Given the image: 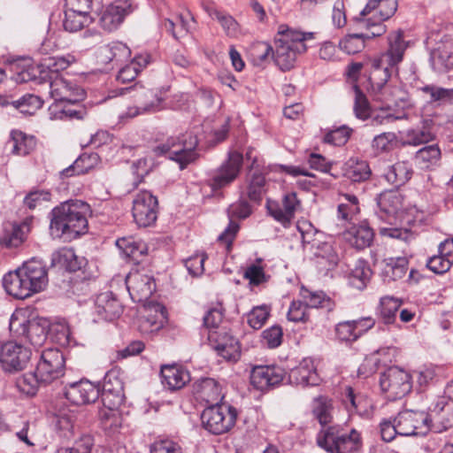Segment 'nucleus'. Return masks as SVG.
<instances>
[{
	"label": "nucleus",
	"instance_id": "f257e3e1",
	"mask_svg": "<svg viewBox=\"0 0 453 453\" xmlns=\"http://www.w3.org/2000/svg\"><path fill=\"white\" fill-rule=\"evenodd\" d=\"M90 205L83 200H65L50 212V231L53 238L70 242L88 231Z\"/></svg>",
	"mask_w": 453,
	"mask_h": 453
},
{
	"label": "nucleus",
	"instance_id": "f03ea898",
	"mask_svg": "<svg viewBox=\"0 0 453 453\" xmlns=\"http://www.w3.org/2000/svg\"><path fill=\"white\" fill-rule=\"evenodd\" d=\"M48 283V273L41 260L31 259L14 272L5 274L3 286L5 291L18 299H25L42 291Z\"/></svg>",
	"mask_w": 453,
	"mask_h": 453
},
{
	"label": "nucleus",
	"instance_id": "7ed1b4c3",
	"mask_svg": "<svg viewBox=\"0 0 453 453\" xmlns=\"http://www.w3.org/2000/svg\"><path fill=\"white\" fill-rule=\"evenodd\" d=\"M311 37V33L303 34L290 29L280 30L275 39V50L272 55L276 65L282 71L293 68L297 56L307 49L304 42Z\"/></svg>",
	"mask_w": 453,
	"mask_h": 453
},
{
	"label": "nucleus",
	"instance_id": "20e7f679",
	"mask_svg": "<svg viewBox=\"0 0 453 453\" xmlns=\"http://www.w3.org/2000/svg\"><path fill=\"white\" fill-rule=\"evenodd\" d=\"M197 145L196 136L191 133H186L179 136L168 137L165 142L155 146L153 152L156 156L165 157L178 163L180 168L183 170L196 159V149Z\"/></svg>",
	"mask_w": 453,
	"mask_h": 453
},
{
	"label": "nucleus",
	"instance_id": "39448f33",
	"mask_svg": "<svg viewBox=\"0 0 453 453\" xmlns=\"http://www.w3.org/2000/svg\"><path fill=\"white\" fill-rule=\"evenodd\" d=\"M388 48L377 58L371 61L372 68H374V74H382L385 78L386 71L398 73V65L403 62L407 48L410 46V41L404 39V33L398 29L388 34L387 37Z\"/></svg>",
	"mask_w": 453,
	"mask_h": 453
},
{
	"label": "nucleus",
	"instance_id": "423d86ee",
	"mask_svg": "<svg viewBox=\"0 0 453 453\" xmlns=\"http://www.w3.org/2000/svg\"><path fill=\"white\" fill-rule=\"evenodd\" d=\"M317 442L330 453H357L362 446L360 434L355 429L346 434L340 426H331L321 430Z\"/></svg>",
	"mask_w": 453,
	"mask_h": 453
},
{
	"label": "nucleus",
	"instance_id": "0eeeda50",
	"mask_svg": "<svg viewBox=\"0 0 453 453\" xmlns=\"http://www.w3.org/2000/svg\"><path fill=\"white\" fill-rule=\"evenodd\" d=\"M132 93L134 105L129 106L127 116L134 118L141 114L154 113L164 109L165 92L161 88H149L134 84L127 88Z\"/></svg>",
	"mask_w": 453,
	"mask_h": 453
},
{
	"label": "nucleus",
	"instance_id": "6e6552de",
	"mask_svg": "<svg viewBox=\"0 0 453 453\" xmlns=\"http://www.w3.org/2000/svg\"><path fill=\"white\" fill-rule=\"evenodd\" d=\"M237 411L227 404H214L206 408L201 416L203 426L213 434L228 432L235 424Z\"/></svg>",
	"mask_w": 453,
	"mask_h": 453
},
{
	"label": "nucleus",
	"instance_id": "1a4fd4ad",
	"mask_svg": "<svg viewBox=\"0 0 453 453\" xmlns=\"http://www.w3.org/2000/svg\"><path fill=\"white\" fill-rule=\"evenodd\" d=\"M411 375L404 370L391 366L380 374V386L389 400L406 395L411 389Z\"/></svg>",
	"mask_w": 453,
	"mask_h": 453
},
{
	"label": "nucleus",
	"instance_id": "9d476101",
	"mask_svg": "<svg viewBox=\"0 0 453 453\" xmlns=\"http://www.w3.org/2000/svg\"><path fill=\"white\" fill-rule=\"evenodd\" d=\"M44 90L55 100L54 104L77 103L83 99L84 91L75 83L62 76L37 81Z\"/></svg>",
	"mask_w": 453,
	"mask_h": 453
},
{
	"label": "nucleus",
	"instance_id": "9b49d317",
	"mask_svg": "<svg viewBox=\"0 0 453 453\" xmlns=\"http://www.w3.org/2000/svg\"><path fill=\"white\" fill-rule=\"evenodd\" d=\"M377 204L378 216L391 225L397 222L411 225L416 220H422V218H418L420 211L417 208L403 209L402 200H378Z\"/></svg>",
	"mask_w": 453,
	"mask_h": 453
},
{
	"label": "nucleus",
	"instance_id": "f8f14e48",
	"mask_svg": "<svg viewBox=\"0 0 453 453\" xmlns=\"http://www.w3.org/2000/svg\"><path fill=\"white\" fill-rule=\"evenodd\" d=\"M65 357L58 349H47L41 354L37 364V374L44 384H50L64 374Z\"/></svg>",
	"mask_w": 453,
	"mask_h": 453
},
{
	"label": "nucleus",
	"instance_id": "ddd939ff",
	"mask_svg": "<svg viewBox=\"0 0 453 453\" xmlns=\"http://www.w3.org/2000/svg\"><path fill=\"white\" fill-rule=\"evenodd\" d=\"M427 421L430 431L441 433L453 426V399L446 396H440L435 403H432L428 411Z\"/></svg>",
	"mask_w": 453,
	"mask_h": 453
},
{
	"label": "nucleus",
	"instance_id": "4468645a",
	"mask_svg": "<svg viewBox=\"0 0 453 453\" xmlns=\"http://www.w3.org/2000/svg\"><path fill=\"white\" fill-rule=\"evenodd\" d=\"M70 63L63 57H49L42 60L40 65L30 71H24L19 74L22 82L30 81H41L60 76L58 73L66 69Z\"/></svg>",
	"mask_w": 453,
	"mask_h": 453
},
{
	"label": "nucleus",
	"instance_id": "2eb2a0df",
	"mask_svg": "<svg viewBox=\"0 0 453 453\" xmlns=\"http://www.w3.org/2000/svg\"><path fill=\"white\" fill-rule=\"evenodd\" d=\"M395 418L401 436L425 435L430 431L427 415L423 411L404 410Z\"/></svg>",
	"mask_w": 453,
	"mask_h": 453
},
{
	"label": "nucleus",
	"instance_id": "dca6fc26",
	"mask_svg": "<svg viewBox=\"0 0 453 453\" xmlns=\"http://www.w3.org/2000/svg\"><path fill=\"white\" fill-rule=\"evenodd\" d=\"M31 357V350L20 343L8 342L0 349V363L4 370L17 372L23 370Z\"/></svg>",
	"mask_w": 453,
	"mask_h": 453
},
{
	"label": "nucleus",
	"instance_id": "f3484780",
	"mask_svg": "<svg viewBox=\"0 0 453 453\" xmlns=\"http://www.w3.org/2000/svg\"><path fill=\"white\" fill-rule=\"evenodd\" d=\"M242 161V153L229 152L227 159L219 167L211 180V189L216 191L233 182L241 171Z\"/></svg>",
	"mask_w": 453,
	"mask_h": 453
},
{
	"label": "nucleus",
	"instance_id": "a211bd4d",
	"mask_svg": "<svg viewBox=\"0 0 453 453\" xmlns=\"http://www.w3.org/2000/svg\"><path fill=\"white\" fill-rule=\"evenodd\" d=\"M101 399L104 407L110 409L119 408L124 401V387L122 380L119 378V372L109 371L104 378L101 393Z\"/></svg>",
	"mask_w": 453,
	"mask_h": 453
},
{
	"label": "nucleus",
	"instance_id": "6ab92c4d",
	"mask_svg": "<svg viewBox=\"0 0 453 453\" xmlns=\"http://www.w3.org/2000/svg\"><path fill=\"white\" fill-rule=\"evenodd\" d=\"M133 12L128 0H118L107 5L100 13L99 24L106 31L111 32L119 27L125 17Z\"/></svg>",
	"mask_w": 453,
	"mask_h": 453
},
{
	"label": "nucleus",
	"instance_id": "aec40b11",
	"mask_svg": "<svg viewBox=\"0 0 453 453\" xmlns=\"http://www.w3.org/2000/svg\"><path fill=\"white\" fill-rule=\"evenodd\" d=\"M99 395V388L87 380L73 382L65 388V398L75 405L94 403Z\"/></svg>",
	"mask_w": 453,
	"mask_h": 453
},
{
	"label": "nucleus",
	"instance_id": "412c9836",
	"mask_svg": "<svg viewBox=\"0 0 453 453\" xmlns=\"http://www.w3.org/2000/svg\"><path fill=\"white\" fill-rule=\"evenodd\" d=\"M285 377V371L276 365H260L253 368L250 374V382L261 391L268 390L281 383Z\"/></svg>",
	"mask_w": 453,
	"mask_h": 453
},
{
	"label": "nucleus",
	"instance_id": "4be33fe9",
	"mask_svg": "<svg viewBox=\"0 0 453 453\" xmlns=\"http://www.w3.org/2000/svg\"><path fill=\"white\" fill-rule=\"evenodd\" d=\"M251 213V209L247 200H238L229 205L227 214L230 222L227 227L218 237V241L226 244L230 249L236 234L239 231V225L233 220L234 218L245 219Z\"/></svg>",
	"mask_w": 453,
	"mask_h": 453
},
{
	"label": "nucleus",
	"instance_id": "5701e85b",
	"mask_svg": "<svg viewBox=\"0 0 453 453\" xmlns=\"http://www.w3.org/2000/svg\"><path fill=\"white\" fill-rule=\"evenodd\" d=\"M393 73H395V72L385 70V74H387L388 77L385 78L382 74H378L377 77L374 74V68H372L369 78L372 91L374 92L373 99L384 104L386 108H389L392 104H396L398 99V88L388 84Z\"/></svg>",
	"mask_w": 453,
	"mask_h": 453
},
{
	"label": "nucleus",
	"instance_id": "b1692460",
	"mask_svg": "<svg viewBox=\"0 0 453 453\" xmlns=\"http://www.w3.org/2000/svg\"><path fill=\"white\" fill-rule=\"evenodd\" d=\"M127 290L134 300H147L156 289L154 279L139 272L130 273L126 279Z\"/></svg>",
	"mask_w": 453,
	"mask_h": 453
},
{
	"label": "nucleus",
	"instance_id": "393cba45",
	"mask_svg": "<svg viewBox=\"0 0 453 453\" xmlns=\"http://www.w3.org/2000/svg\"><path fill=\"white\" fill-rule=\"evenodd\" d=\"M430 64L437 73L453 69V38L444 36L430 53Z\"/></svg>",
	"mask_w": 453,
	"mask_h": 453
},
{
	"label": "nucleus",
	"instance_id": "a878e982",
	"mask_svg": "<svg viewBox=\"0 0 453 453\" xmlns=\"http://www.w3.org/2000/svg\"><path fill=\"white\" fill-rule=\"evenodd\" d=\"M209 339L213 342V349L224 359L228 361H237L241 356V347L239 342L233 335L217 332L211 333Z\"/></svg>",
	"mask_w": 453,
	"mask_h": 453
},
{
	"label": "nucleus",
	"instance_id": "bb28decb",
	"mask_svg": "<svg viewBox=\"0 0 453 453\" xmlns=\"http://www.w3.org/2000/svg\"><path fill=\"white\" fill-rule=\"evenodd\" d=\"M300 200H267L268 213L284 227L289 226Z\"/></svg>",
	"mask_w": 453,
	"mask_h": 453
},
{
	"label": "nucleus",
	"instance_id": "cd10ccee",
	"mask_svg": "<svg viewBox=\"0 0 453 453\" xmlns=\"http://www.w3.org/2000/svg\"><path fill=\"white\" fill-rule=\"evenodd\" d=\"M122 306L112 292L99 294L95 300V313L100 319L113 320L120 316Z\"/></svg>",
	"mask_w": 453,
	"mask_h": 453
},
{
	"label": "nucleus",
	"instance_id": "c85d7f7f",
	"mask_svg": "<svg viewBox=\"0 0 453 453\" xmlns=\"http://www.w3.org/2000/svg\"><path fill=\"white\" fill-rule=\"evenodd\" d=\"M162 384L169 390H179L190 380L188 370L177 365H165L160 370Z\"/></svg>",
	"mask_w": 453,
	"mask_h": 453
},
{
	"label": "nucleus",
	"instance_id": "c756f323",
	"mask_svg": "<svg viewBox=\"0 0 453 453\" xmlns=\"http://www.w3.org/2000/svg\"><path fill=\"white\" fill-rule=\"evenodd\" d=\"M289 379L296 385L316 386L319 383V377L317 373L314 363L310 358H304L298 366L292 369Z\"/></svg>",
	"mask_w": 453,
	"mask_h": 453
},
{
	"label": "nucleus",
	"instance_id": "7c9ffc66",
	"mask_svg": "<svg viewBox=\"0 0 453 453\" xmlns=\"http://www.w3.org/2000/svg\"><path fill=\"white\" fill-rule=\"evenodd\" d=\"M29 231L30 226L27 222L6 223L0 234V244L7 248H17L25 242Z\"/></svg>",
	"mask_w": 453,
	"mask_h": 453
},
{
	"label": "nucleus",
	"instance_id": "2f4dec72",
	"mask_svg": "<svg viewBox=\"0 0 453 453\" xmlns=\"http://www.w3.org/2000/svg\"><path fill=\"white\" fill-rule=\"evenodd\" d=\"M158 200H134L133 217L139 226L152 225L157 218Z\"/></svg>",
	"mask_w": 453,
	"mask_h": 453
},
{
	"label": "nucleus",
	"instance_id": "473e14b6",
	"mask_svg": "<svg viewBox=\"0 0 453 453\" xmlns=\"http://www.w3.org/2000/svg\"><path fill=\"white\" fill-rule=\"evenodd\" d=\"M131 56L130 49L120 42H113L100 48L98 59L102 64L118 65Z\"/></svg>",
	"mask_w": 453,
	"mask_h": 453
},
{
	"label": "nucleus",
	"instance_id": "72a5a7b5",
	"mask_svg": "<svg viewBox=\"0 0 453 453\" xmlns=\"http://www.w3.org/2000/svg\"><path fill=\"white\" fill-rule=\"evenodd\" d=\"M195 391L199 399L211 405L219 404L223 398L220 385L212 378L198 380L195 385Z\"/></svg>",
	"mask_w": 453,
	"mask_h": 453
},
{
	"label": "nucleus",
	"instance_id": "f704fd0d",
	"mask_svg": "<svg viewBox=\"0 0 453 453\" xmlns=\"http://www.w3.org/2000/svg\"><path fill=\"white\" fill-rule=\"evenodd\" d=\"M397 6V0H368L360 16L366 17L375 12L374 18L385 21L395 13Z\"/></svg>",
	"mask_w": 453,
	"mask_h": 453
},
{
	"label": "nucleus",
	"instance_id": "c9c22d12",
	"mask_svg": "<svg viewBox=\"0 0 453 453\" xmlns=\"http://www.w3.org/2000/svg\"><path fill=\"white\" fill-rule=\"evenodd\" d=\"M36 142L34 136L27 135L25 133L13 130L11 137L6 143V148L16 156H27L35 148Z\"/></svg>",
	"mask_w": 453,
	"mask_h": 453
},
{
	"label": "nucleus",
	"instance_id": "e433bc0d",
	"mask_svg": "<svg viewBox=\"0 0 453 453\" xmlns=\"http://www.w3.org/2000/svg\"><path fill=\"white\" fill-rule=\"evenodd\" d=\"M373 236L372 229L365 224L355 225L344 233L345 240L358 250L369 247Z\"/></svg>",
	"mask_w": 453,
	"mask_h": 453
},
{
	"label": "nucleus",
	"instance_id": "4c0bfd02",
	"mask_svg": "<svg viewBox=\"0 0 453 453\" xmlns=\"http://www.w3.org/2000/svg\"><path fill=\"white\" fill-rule=\"evenodd\" d=\"M412 174V170L409 164L404 161L396 162L393 165H389L383 174V178L394 188L389 190L392 193L395 189L408 181Z\"/></svg>",
	"mask_w": 453,
	"mask_h": 453
},
{
	"label": "nucleus",
	"instance_id": "58836bf2",
	"mask_svg": "<svg viewBox=\"0 0 453 453\" xmlns=\"http://www.w3.org/2000/svg\"><path fill=\"white\" fill-rule=\"evenodd\" d=\"M63 27L65 31L75 33L88 26L92 21L89 12L65 7Z\"/></svg>",
	"mask_w": 453,
	"mask_h": 453
},
{
	"label": "nucleus",
	"instance_id": "ea45409f",
	"mask_svg": "<svg viewBox=\"0 0 453 453\" xmlns=\"http://www.w3.org/2000/svg\"><path fill=\"white\" fill-rule=\"evenodd\" d=\"M49 111L51 119H82L87 115L85 107L75 103L53 104Z\"/></svg>",
	"mask_w": 453,
	"mask_h": 453
},
{
	"label": "nucleus",
	"instance_id": "a19ab883",
	"mask_svg": "<svg viewBox=\"0 0 453 453\" xmlns=\"http://www.w3.org/2000/svg\"><path fill=\"white\" fill-rule=\"evenodd\" d=\"M203 8L210 17L219 22L227 36L236 37L238 35L240 32L239 24L233 16L218 10L212 4H203Z\"/></svg>",
	"mask_w": 453,
	"mask_h": 453
},
{
	"label": "nucleus",
	"instance_id": "79ce46f5",
	"mask_svg": "<svg viewBox=\"0 0 453 453\" xmlns=\"http://www.w3.org/2000/svg\"><path fill=\"white\" fill-rule=\"evenodd\" d=\"M52 264L65 268L70 272H76L80 270L83 264L84 259L76 256L73 249L62 248L52 254Z\"/></svg>",
	"mask_w": 453,
	"mask_h": 453
},
{
	"label": "nucleus",
	"instance_id": "37998d69",
	"mask_svg": "<svg viewBox=\"0 0 453 453\" xmlns=\"http://www.w3.org/2000/svg\"><path fill=\"white\" fill-rule=\"evenodd\" d=\"M344 175L354 182L366 180L372 172L368 163L357 157L349 158L343 167Z\"/></svg>",
	"mask_w": 453,
	"mask_h": 453
},
{
	"label": "nucleus",
	"instance_id": "c03bdc74",
	"mask_svg": "<svg viewBox=\"0 0 453 453\" xmlns=\"http://www.w3.org/2000/svg\"><path fill=\"white\" fill-rule=\"evenodd\" d=\"M47 332L48 321L43 318H34L30 319L24 339L35 347H38L45 342Z\"/></svg>",
	"mask_w": 453,
	"mask_h": 453
},
{
	"label": "nucleus",
	"instance_id": "a18cd8bd",
	"mask_svg": "<svg viewBox=\"0 0 453 453\" xmlns=\"http://www.w3.org/2000/svg\"><path fill=\"white\" fill-rule=\"evenodd\" d=\"M99 162L96 153H83L69 167L64 169L61 174L69 177L73 174H84L93 169Z\"/></svg>",
	"mask_w": 453,
	"mask_h": 453
},
{
	"label": "nucleus",
	"instance_id": "49530a36",
	"mask_svg": "<svg viewBox=\"0 0 453 453\" xmlns=\"http://www.w3.org/2000/svg\"><path fill=\"white\" fill-rule=\"evenodd\" d=\"M417 90L427 96L430 104L453 103V88H446L434 84H426L417 88Z\"/></svg>",
	"mask_w": 453,
	"mask_h": 453
},
{
	"label": "nucleus",
	"instance_id": "de8ad7c7",
	"mask_svg": "<svg viewBox=\"0 0 453 453\" xmlns=\"http://www.w3.org/2000/svg\"><path fill=\"white\" fill-rule=\"evenodd\" d=\"M384 263L382 273L388 280H397L405 276L409 264L405 256L388 257L384 259Z\"/></svg>",
	"mask_w": 453,
	"mask_h": 453
},
{
	"label": "nucleus",
	"instance_id": "09e8293b",
	"mask_svg": "<svg viewBox=\"0 0 453 453\" xmlns=\"http://www.w3.org/2000/svg\"><path fill=\"white\" fill-rule=\"evenodd\" d=\"M116 245L122 250L127 257H129L134 262H139L140 258L145 255L147 250L143 242L136 241L133 237L118 239Z\"/></svg>",
	"mask_w": 453,
	"mask_h": 453
},
{
	"label": "nucleus",
	"instance_id": "8fccbe9b",
	"mask_svg": "<svg viewBox=\"0 0 453 453\" xmlns=\"http://www.w3.org/2000/svg\"><path fill=\"white\" fill-rule=\"evenodd\" d=\"M372 276V270L365 260H358L349 275V284L358 290L365 288Z\"/></svg>",
	"mask_w": 453,
	"mask_h": 453
},
{
	"label": "nucleus",
	"instance_id": "3c124183",
	"mask_svg": "<svg viewBox=\"0 0 453 453\" xmlns=\"http://www.w3.org/2000/svg\"><path fill=\"white\" fill-rule=\"evenodd\" d=\"M434 134L431 128L424 125L415 128L408 129L404 134L403 145L418 146L433 141Z\"/></svg>",
	"mask_w": 453,
	"mask_h": 453
},
{
	"label": "nucleus",
	"instance_id": "603ef678",
	"mask_svg": "<svg viewBox=\"0 0 453 453\" xmlns=\"http://www.w3.org/2000/svg\"><path fill=\"white\" fill-rule=\"evenodd\" d=\"M29 311L25 309L16 310L10 319L9 329L13 337L24 338L29 326Z\"/></svg>",
	"mask_w": 453,
	"mask_h": 453
},
{
	"label": "nucleus",
	"instance_id": "864d4df0",
	"mask_svg": "<svg viewBox=\"0 0 453 453\" xmlns=\"http://www.w3.org/2000/svg\"><path fill=\"white\" fill-rule=\"evenodd\" d=\"M11 104L22 114L30 116L35 114L42 106L43 100L40 96L26 94Z\"/></svg>",
	"mask_w": 453,
	"mask_h": 453
},
{
	"label": "nucleus",
	"instance_id": "5fc2aeb1",
	"mask_svg": "<svg viewBox=\"0 0 453 453\" xmlns=\"http://www.w3.org/2000/svg\"><path fill=\"white\" fill-rule=\"evenodd\" d=\"M354 105L353 111L357 119L366 120L372 116V108L366 96L357 86H353Z\"/></svg>",
	"mask_w": 453,
	"mask_h": 453
},
{
	"label": "nucleus",
	"instance_id": "6e6d98bb",
	"mask_svg": "<svg viewBox=\"0 0 453 453\" xmlns=\"http://www.w3.org/2000/svg\"><path fill=\"white\" fill-rule=\"evenodd\" d=\"M332 403L325 396L319 395L313 400L312 412L321 426H326L332 421Z\"/></svg>",
	"mask_w": 453,
	"mask_h": 453
},
{
	"label": "nucleus",
	"instance_id": "4d7b16f0",
	"mask_svg": "<svg viewBox=\"0 0 453 453\" xmlns=\"http://www.w3.org/2000/svg\"><path fill=\"white\" fill-rule=\"evenodd\" d=\"M162 27L175 39L183 37L189 30L188 22L182 14H177L173 18L165 19L162 23Z\"/></svg>",
	"mask_w": 453,
	"mask_h": 453
},
{
	"label": "nucleus",
	"instance_id": "13d9d810",
	"mask_svg": "<svg viewBox=\"0 0 453 453\" xmlns=\"http://www.w3.org/2000/svg\"><path fill=\"white\" fill-rule=\"evenodd\" d=\"M99 416L101 425L106 431L115 433L122 425V417L118 408L103 407Z\"/></svg>",
	"mask_w": 453,
	"mask_h": 453
},
{
	"label": "nucleus",
	"instance_id": "bf43d9fd",
	"mask_svg": "<svg viewBox=\"0 0 453 453\" xmlns=\"http://www.w3.org/2000/svg\"><path fill=\"white\" fill-rule=\"evenodd\" d=\"M19 390L26 395H35L40 385H45L41 380V376L37 374V370L35 372H28L21 376L16 382Z\"/></svg>",
	"mask_w": 453,
	"mask_h": 453
},
{
	"label": "nucleus",
	"instance_id": "052dcab7",
	"mask_svg": "<svg viewBox=\"0 0 453 453\" xmlns=\"http://www.w3.org/2000/svg\"><path fill=\"white\" fill-rule=\"evenodd\" d=\"M417 161L422 167L435 165L441 159V150L436 144L423 147L416 153Z\"/></svg>",
	"mask_w": 453,
	"mask_h": 453
},
{
	"label": "nucleus",
	"instance_id": "680f3d73",
	"mask_svg": "<svg viewBox=\"0 0 453 453\" xmlns=\"http://www.w3.org/2000/svg\"><path fill=\"white\" fill-rule=\"evenodd\" d=\"M400 306L401 303L394 297L384 296L380 299V313L384 324L389 325L395 322Z\"/></svg>",
	"mask_w": 453,
	"mask_h": 453
},
{
	"label": "nucleus",
	"instance_id": "e2e57ef3",
	"mask_svg": "<svg viewBox=\"0 0 453 453\" xmlns=\"http://www.w3.org/2000/svg\"><path fill=\"white\" fill-rule=\"evenodd\" d=\"M154 310L157 312L154 317L148 316L141 319V326L147 332L159 330L166 321V311L165 307L157 304L154 306Z\"/></svg>",
	"mask_w": 453,
	"mask_h": 453
},
{
	"label": "nucleus",
	"instance_id": "0e129e2a",
	"mask_svg": "<svg viewBox=\"0 0 453 453\" xmlns=\"http://www.w3.org/2000/svg\"><path fill=\"white\" fill-rule=\"evenodd\" d=\"M273 53V47L265 42H257L251 45L249 55L255 65H261Z\"/></svg>",
	"mask_w": 453,
	"mask_h": 453
},
{
	"label": "nucleus",
	"instance_id": "69168bd1",
	"mask_svg": "<svg viewBox=\"0 0 453 453\" xmlns=\"http://www.w3.org/2000/svg\"><path fill=\"white\" fill-rule=\"evenodd\" d=\"M396 134L393 132H384L372 141V148L377 153L388 152L392 150L396 143Z\"/></svg>",
	"mask_w": 453,
	"mask_h": 453
},
{
	"label": "nucleus",
	"instance_id": "338daca9",
	"mask_svg": "<svg viewBox=\"0 0 453 453\" xmlns=\"http://www.w3.org/2000/svg\"><path fill=\"white\" fill-rule=\"evenodd\" d=\"M339 47L347 54H356L365 48L364 34H353L344 37L339 42Z\"/></svg>",
	"mask_w": 453,
	"mask_h": 453
},
{
	"label": "nucleus",
	"instance_id": "774afa93",
	"mask_svg": "<svg viewBox=\"0 0 453 453\" xmlns=\"http://www.w3.org/2000/svg\"><path fill=\"white\" fill-rule=\"evenodd\" d=\"M93 445V438L89 435H84L79 441H76L72 447L59 448L55 453H91Z\"/></svg>",
	"mask_w": 453,
	"mask_h": 453
}]
</instances>
